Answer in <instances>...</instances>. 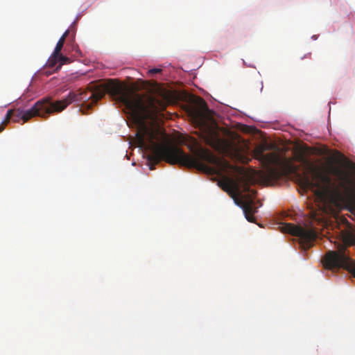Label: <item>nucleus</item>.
I'll list each match as a JSON object with an SVG mask.
<instances>
[{"label": "nucleus", "mask_w": 355, "mask_h": 355, "mask_svg": "<svg viewBox=\"0 0 355 355\" xmlns=\"http://www.w3.org/2000/svg\"><path fill=\"white\" fill-rule=\"evenodd\" d=\"M310 214H311V218L315 220V222H318V223H320V222H328L327 220H322V219H318L316 218V212L315 211H310Z\"/></svg>", "instance_id": "nucleus-14"}, {"label": "nucleus", "mask_w": 355, "mask_h": 355, "mask_svg": "<svg viewBox=\"0 0 355 355\" xmlns=\"http://www.w3.org/2000/svg\"><path fill=\"white\" fill-rule=\"evenodd\" d=\"M257 191L252 190L251 194L248 193L245 196V199L241 202V207L246 220L249 222H256L253 215L257 212V207L254 205V197Z\"/></svg>", "instance_id": "nucleus-8"}, {"label": "nucleus", "mask_w": 355, "mask_h": 355, "mask_svg": "<svg viewBox=\"0 0 355 355\" xmlns=\"http://www.w3.org/2000/svg\"><path fill=\"white\" fill-rule=\"evenodd\" d=\"M259 227H261V228H265V226L263 225V223H257Z\"/></svg>", "instance_id": "nucleus-17"}, {"label": "nucleus", "mask_w": 355, "mask_h": 355, "mask_svg": "<svg viewBox=\"0 0 355 355\" xmlns=\"http://www.w3.org/2000/svg\"><path fill=\"white\" fill-rule=\"evenodd\" d=\"M278 225L277 229L282 233H288L293 236H297L304 248H309L313 242L318 237V230L313 226V223H273Z\"/></svg>", "instance_id": "nucleus-7"}, {"label": "nucleus", "mask_w": 355, "mask_h": 355, "mask_svg": "<svg viewBox=\"0 0 355 355\" xmlns=\"http://www.w3.org/2000/svg\"><path fill=\"white\" fill-rule=\"evenodd\" d=\"M59 55H55V53L53 52L47 61V66L50 68L54 67L56 65L57 62H59Z\"/></svg>", "instance_id": "nucleus-10"}, {"label": "nucleus", "mask_w": 355, "mask_h": 355, "mask_svg": "<svg viewBox=\"0 0 355 355\" xmlns=\"http://www.w3.org/2000/svg\"><path fill=\"white\" fill-rule=\"evenodd\" d=\"M301 161L303 162H306V161L304 159L303 157H301Z\"/></svg>", "instance_id": "nucleus-21"}, {"label": "nucleus", "mask_w": 355, "mask_h": 355, "mask_svg": "<svg viewBox=\"0 0 355 355\" xmlns=\"http://www.w3.org/2000/svg\"><path fill=\"white\" fill-rule=\"evenodd\" d=\"M311 53H308L307 55H304V58H306V57L310 58V57H311Z\"/></svg>", "instance_id": "nucleus-19"}, {"label": "nucleus", "mask_w": 355, "mask_h": 355, "mask_svg": "<svg viewBox=\"0 0 355 355\" xmlns=\"http://www.w3.org/2000/svg\"><path fill=\"white\" fill-rule=\"evenodd\" d=\"M163 107L160 101L159 105L153 114V117L144 132L143 141H139L138 145L149 150L148 165L150 170H153L155 166L162 160L171 164H180L188 168H195L198 170L211 173L214 169L202 163L218 165L220 159L207 149H202L198 157H193L185 153L180 148L162 144L160 140L165 136L157 123V113L159 108Z\"/></svg>", "instance_id": "nucleus-2"}, {"label": "nucleus", "mask_w": 355, "mask_h": 355, "mask_svg": "<svg viewBox=\"0 0 355 355\" xmlns=\"http://www.w3.org/2000/svg\"><path fill=\"white\" fill-rule=\"evenodd\" d=\"M312 172L313 178L308 175H300V184L304 189H315V194L322 200H329L331 202L336 206L343 203L346 200V193L341 191L340 189L332 187L331 178L325 173L309 166Z\"/></svg>", "instance_id": "nucleus-4"}, {"label": "nucleus", "mask_w": 355, "mask_h": 355, "mask_svg": "<svg viewBox=\"0 0 355 355\" xmlns=\"http://www.w3.org/2000/svg\"><path fill=\"white\" fill-rule=\"evenodd\" d=\"M324 227L336 230L337 236L344 245H338V252L329 251L323 259L324 266L329 270L344 268L355 277V261L345 254L347 245L355 244L354 223H324Z\"/></svg>", "instance_id": "nucleus-3"}, {"label": "nucleus", "mask_w": 355, "mask_h": 355, "mask_svg": "<svg viewBox=\"0 0 355 355\" xmlns=\"http://www.w3.org/2000/svg\"><path fill=\"white\" fill-rule=\"evenodd\" d=\"M286 218L291 219V220H294L296 222H299L297 218H295L293 217V214L291 212H286V211L282 212L280 214V218L279 219L282 220V219H286Z\"/></svg>", "instance_id": "nucleus-13"}, {"label": "nucleus", "mask_w": 355, "mask_h": 355, "mask_svg": "<svg viewBox=\"0 0 355 355\" xmlns=\"http://www.w3.org/2000/svg\"><path fill=\"white\" fill-rule=\"evenodd\" d=\"M3 130V127L2 125H0V132Z\"/></svg>", "instance_id": "nucleus-20"}, {"label": "nucleus", "mask_w": 355, "mask_h": 355, "mask_svg": "<svg viewBox=\"0 0 355 355\" xmlns=\"http://www.w3.org/2000/svg\"><path fill=\"white\" fill-rule=\"evenodd\" d=\"M162 69H159V68H153V69H149L148 71V75L150 76H153V74L155 73H160L162 72Z\"/></svg>", "instance_id": "nucleus-15"}, {"label": "nucleus", "mask_w": 355, "mask_h": 355, "mask_svg": "<svg viewBox=\"0 0 355 355\" xmlns=\"http://www.w3.org/2000/svg\"><path fill=\"white\" fill-rule=\"evenodd\" d=\"M53 113L51 99L45 98L37 101L34 106L27 110L21 108L8 110L4 121L0 123V125H2L4 129L10 120L14 122H19L22 120L23 123H25L34 116L47 118Z\"/></svg>", "instance_id": "nucleus-6"}, {"label": "nucleus", "mask_w": 355, "mask_h": 355, "mask_svg": "<svg viewBox=\"0 0 355 355\" xmlns=\"http://www.w3.org/2000/svg\"><path fill=\"white\" fill-rule=\"evenodd\" d=\"M263 150V148L257 149L256 154L257 158L265 165L266 176L269 179L277 180L297 172V166L290 159H282L279 155L273 153L264 154Z\"/></svg>", "instance_id": "nucleus-5"}, {"label": "nucleus", "mask_w": 355, "mask_h": 355, "mask_svg": "<svg viewBox=\"0 0 355 355\" xmlns=\"http://www.w3.org/2000/svg\"><path fill=\"white\" fill-rule=\"evenodd\" d=\"M64 41L65 40H63V38H60L53 51L55 53V55H60V53L61 52V50L63 48Z\"/></svg>", "instance_id": "nucleus-12"}, {"label": "nucleus", "mask_w": 355, "mask_h": 355, "mask_svg": "<svg viewBox=\"0 0 355 355\" xmlns=\"http://www.w3.org/2000/svg\"><path fill=\"white\" fill-rule=\"evenodd\" d=\"M339 222L344 223V222H348V220L346 218H343V219L340 220Z\"/></svg>", "instance_id": "nucleus-18"}, {"label": "nucleus", "mask_w": 355, "mask_h": 355, "mask_svg": "<svg viewBox=\"0 0 355 355\" xmlns=\"http://www.w3.org/2000/svg\"><path fill=\"white\" fill-rule=\"evenodd\" d=\"M333 173L334 175H337L339 178V179L341 180V182H340L341 187L344 188L346 190V191L348 192L349 189L346 186L347 178L346 176H345L342 173L341 171H340L339 170H337V169H334Z\"/></svg>", "instance_id": "nucleus-9"}, {"label": "nucleus", "mask_w": 355, "mask_h": 355, "mask_svg": "<svg viewBox=\"0 0 355 355\" xmlns=\"http://www.w3.org/2000/svg\"><path fill=\"white\" fill-rule=\"evenodd\" d=\"M69 33V31L67 30L64 32V33L62 35L61 38H63V40H66V37L68 36Z\"/></svg>", "instance_id": "nucleus-16"}, {"label": "nucleus", "mask_w": 355, "mask_h": 355, "mask_svg": "<svg viewBox=\"0 0 355 355\" xmlns=\"http://www.w3.org/2000/svg\"><path fill=\"white\" fill-rule=\"evenodd\" d=\"M58 61L60 62V64L59 66L57 67V70H58L59 69L61 68V67L63 65V64H68L71 61H70V59L67 57V56H64V55H62L60 53V55L58 57Z\"/></svg>", "instance_id": "nucleus-11"}, {"label": "nucleus", "mask_w": 355, "mask_h": 355, "mask_svg": "<svg viewBox=\"0 0 355 355\" xmlns=\"http://www.w3.org/2000/svg\"><path fill=\"white\" fill-rule=\"evenodd\" d=\"M106 93L116 101L122 103L130 111L137 126V144L139 141H143L144 130L148 126V121L153 119L160 101L151 96L144 99L143 96L132 91L126 85L120 82L110 80L105 84L92 86L87 90L78 89L71 92L61 101H51L52 110L53 113L60 112L72 102L81 103L83 109L89 110Z\"/></svg>", "instance_id": "nucleus-1"}]
</instances>
